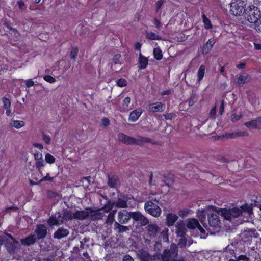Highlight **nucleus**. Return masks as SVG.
<instances>
[{
    "instance_id": "1",
    "label": "nucleus",
    "mask_w": 261,
    "mask_h": 261,
    "mask_svg": "<svg viewBox=\"0 0 261 261\" xmlns=\"http://www.w3.org/2000/svg\"><path fill=\"white\" fill-rule=\"evenodd\" d=\"M118 139L120 142L126 145H136L142 146L144 143H149L155 144V142L149 137L139 136L138 139L128 136L123 133H120L118 135Z\"/></svg>"
},
{
    "instance_id": "2",
    "label": "nucleus",
    "mask_w": 261,
    "mask_h": 261,
    "mask_svg": "<svg viewBox=\"0 0 261 261\" xmlns=\"http://www.w3.org/2000/svg\"><path fill=\"white\" fill-rule=\"evenodd\" d=\"M245 18L248 22L255 23L261 17V13L259 9L253 5L249 6L246 9L244 13Z\"/></svg>"
},
{
    "instance_id": "3",
    "label": "nucleus",
    "mask_w": 261,
    "mask_h": 261,
    "mask_svg": "<svg viewBox=\"0 0 261 261\" xmlns=\"http://www.w3.org/2000/svg\"><path fill=\"white\" fill-rule=\"evenodd\" d=\"M153 201L159 202L156 198H152L151 200L147 201L144 204V209L145 211L151 216L154 217H159L160 216L162 210L158 204L153 202Z\"/></svg>"
},
{
    "instance_id": "4",
    "label": "nucleus",
    "mask_w": 261,
    "mask_h": 261,
    "mask_svg": "<svg viewBox=\"0 0 261 261\" xmlns=\"http://www.w3.org/2000/svg\"><path fill=\"white\" fill-rule=\"evenodd\" d=\"M245 6L246 4L244 1L232 0L230 3V11L233 15L241 16L245 12Z\"/></svg>"
},
{
    "instance_id": "5",
    "label": "nucleus",
    "mask_w": 261,
    "mask_h": 261,
    "mask_svg": "<svg viewBox=\"0 0 261 261\" xmlns=\"http://www.w3.org/2000/svg\"><path fill=\"white\" fill-rule=\"evenodd\" d=\"M178 249L176 246L171 247L169 249H165L163 254L158 253L160 261H172L178 255Z\"/></svg>"
},
{
    "instance_id": "6",
    "label": "nucleus",
    "mask_w": 261,
    "mask_h": 261,
    "mask_svg": "<svg viewBox=\"0 0 261 261\" xmlns=\"http://www.w3.org/2000/svg\"><path fill=\"white\" fill-rule=\"evenodd\" d=\"M165 104L161 102H155L148 104L146 106L147 110L150 113H160L165 109Z\"/></svg>"
},
{
    "instance_id": "7",
    "label": "nucleus",
    "mask_w": 261,
    "mask_h": 261,
    "mask_svg": "<svg viewBox=\"0 0 261 261\" xmlns=\"http://www.w3.org/2000/svg\"><path fill=\"white\" fill-rule=\"evenodd\" d=\"M139 259L140 261H160L158 253L151 255L148 251L144 250L140 251Z\"/></svg>"
},
{
    "instance_id": "8",
    "label": "nucleus",
    "mask_w": 261,
    "mask_h": 261,
    "mask_svg": "<svg viewBox=\"0 0 261 261\" xmlns=\"http://www.w3.org/2000/svg\"><path fill=\"white\" fill-rule=\"evenodd\" d=\"M86 210L89 211V218L92 221L101 220L104 216V214L100 212L101 211V209L94 210L91 207H87Z\"/></svg>"
},
{
    "instance_id": "9",
    "label": "nucleus",
    "mask_w": 261,
    "mask_h": 261,
    "mask_svg": "<svg viewBox=\"0 0 261 261\" xmlns=\"http://www.w3.org/2000/svg\"><path fill=\"white\" fill-rule=\"evenodd\" d=\"M130 218L135 221H139L143 226L148 223V220L139 211L129 212Z\"/></svg>"
},
{
    "instance_id": "10",
    "label": "nucleus",
    "mask_w": 261,
    "mask_h": 261,
    "mask_svg": "<svg viewBox=\"0 0 261 261\" xmlns=\"http://www.w3.org/2000/svg\"><path fill=\"white\" fill-rule=\"evenodd\" d=\"M37 240L43 239L47 234V229L44 224H38L35 229Z\"/></svg>"
},
{
    "instance_id": "11",
    "label": "nucleus",
    "mask_w": 261,
    "mask_h": 261,
    "mask_svg": "<svg viewBox=\"0 0 261 261\" xmlns=\"http://www.w3.org/2000/svg\"><path fill=\"white\" fill-rule=\"evenodd\" d=\"M48 225L52 227L53 226H58L63 223V220H61V214L60 212H58V216L56 215H51L47 220Z\"/></svg>"
},
{
    "instance_id": "12",
    "label": "nucleus",
    "mask_w": 261,
    "mask_h": 261,
    "mask_svg": "<svg viewBox=\"0 0 261 261\" xmlns=\"http://www.w3.org/2000/svg\"><path fill=\"white\" fill-rule=\"evenodd\" d=\"M208 221L210 227L213 228L219 227L220 220L216 213H211L208 214Z\"/></svg>"
},
{
    "instance_id": "13",
    "label": "nucleus",
    "mask_w": 261,
    "mask_h": 261,
    "mask_svg": "<svg viewBox=\"0 0 261 261\" xmlns=\"http://www.w3.org/2000/svg\"><path fill=\"white\" fill-rule=\"evenodd\" d=\"M148 236L151 238H154L159 233L160 228L155 224H149L146 227Z\"/></svg>"
},
{
    "instance_id": "14",
    "label": "nucleus",
    "mask_w": 261,
    "mask_h": 261,
    "mask_svg": "<svg viewBox=\"0 0 261 261\" xmlns=\"http://www.w3.org/2000/svg\"><path fill=\"white\" fill-rule=\"evenodd\" d=\"M130 220L129 212L122 210L118 213V221L121 224H126Z\"/></svg>"
},
{
    "instance_id": "15",
    "label": "nucleus",
    "mask_w": 261,
    "mask_h": 261,
    "mask_svg": "<svg viewBox=\"0 0 261 261\" xmlns=\"http://www.w3.org/2000/svg\"><path fill=\"white\" fill-rule=\"evenodd\" d=\"M69 234V230L64 227H61L54 233L53 238L55 239L60 240L66 237Z\"/></svg>"
},
{
    "instance_id": "16",
    "label": "nucleus",
    "mask_w": 261,
    "mask_h": 261,
    "mask_svg": "<svg viewBox=\"0 0 261 261\" xmlns=\"http://www.w3.org/2000/svg\"><path fill=\"white\" fill-rule=\"evenodd\" d=\"M215 43L216 40L214 37L208 39V41L205 43L202 47V54L203 55L207 54L211 50Z\"/></svg>"
},
{
    "instance_id": "17",
    "label": "nucleus",
    "mask_w": 261,
    "mask_h": 261,
    "mask_svg": "<svg viewBox=\"0 0 261 261\" xmlns=\"http://www.w3.org/2000/svg\"><path fill=\"white\" fill-rule=\"evenodd\" d=\"M120 184L119 177L115 174L109 175L108 177V185L111 188H116Z\"/></svg>"
},
{
    "instance_id": "18",
    "label": "nucleus",
    "mask_w": 261,
    "mask_h": 261,
    "mask_svg": "<svg viewBox=\"0 0 261 261\" xmlns=\"http://www.w3.org/2000/svg\"><path fill=\"white\" fill-rule=\"evenodd\" d=\"M36 236L35 234H30L25 238L20 240L21 244L24 246H30L34 245L37 241Z\"/></svg>"
},
{
    "instance_id": "19",
    "label": "nucleus",
    "mask_w": 261,
    "mask_h": 261,
    "mask_svg": "<svg viewBox=\"0 0 261 261\" xmlns=\"http://www.w3.org/2000/svg\"><path fill=\"white\" fill-rule=\"evenodd\" d=\"M244 125L249 128L259 129L261 126V117H257L254 120L246 122Z\"/></svg>"
},
{
    "instance_id": "20",
    "label": "nucleus",
    "mask_w": 261,
    "mask_h": 261,
    "mask_svg": "<svg viewBox=\"0 0 261 261\" xmlns=\"http://www.w3.org/2000/svg\"><path fill=\"white\" fill-rule=\"evenodd\" d=\"M148 64V59L147 57L140 54L138 58V68L139 70L146 69Z\"/></svg>"
},
{
    "instance_id": "21",
    "label": "nucleus",
    "mask_w": 261,
    "mask_h": 261,
    "mask_svg": "<svg viewBox=\"0 0 261 261\" xmlns=\"http://www.w3.org/2000/svg\"><path fill=\"white\" fill-rule=\"evenodd\" d=\"M143 111L141 108L133 110L129 114L128 120L132 122H136L140 117Z\"/></svg>"
},
{
    "instance_id": "22",
    "label": "nucleus",
    "mask_w": 261,
    "mask_h": 261,
    "mask_svg": "<svg viewBox=\"0 0 261 261\" xmlns=\"http://www.w3.org/2000/svg\"><path fill=\"white\" fill-rule=\"evenodd\" d=\"M178 218V217L176 214L172 213H168L166 218V225L168 227L173 226L177 221Z\"/></svg>"
},
{
    "instance_id": "23",
    "label": "nucleus",
    "mask_w": 261,
    "mask_h": 261,
    "mask_svg": "<svg viewBox=\"0 0 261 261\" xmlns=\"http://www.w3.org/2000/svg\"><path fill=\"white\" fill-rule=\"evenodd\" d=\"M176 233L177 236L181 238L185 237L186 235V228L184 223L177 222L176 226Z\"/></svg>"
},
{
    "instance_id": "24",
    "label": "nucleus",
    "mask_w": 261,
    "mask_h": 261,
    "mask_svg": "<svg viewBox=\"0 0 261 261\" xmlns=\"http://www.w3.org/2000/svg\"><path fill=\"white\" fill-rule=\"evenodd\" d=\"M75 219L83 220L87 218H89V211L83 210V211H76L75 212Z\"/></svg>"
},
{
    "instance_id": "25",
    "label": "nucleus",
    "mask_w": 261,
    "mask_h": 261,
    "mask_svg": "<svg viewBox=\"0 0 261 261\" xmlns=\"http://www.w3.org/2000/svg\"><path fill=\"white\" fill-rule=\"evenodd\" d=\"M75 212L72 213L71 211L68 209L64 210L63 212V216H61V220L64 221H68L75 219Z\"/></svg>"
},
{
    "instance_id": "26",
    "label": "nucleus",
    "mask_w": 261,
    "mask_h": 261,
    "mask_svg": "<svg viewBox=\"0 0 261 261\" xmlns=\"http://www.w3.org/2000/svg\"><path fill=\"white\" fill-rule=\"evenodd\" d=\"M131 102V98L129 96L126 97L123 100L121 106V111L122 112H126L128 111L131 109L129 108V104Z\"/></svg>"
},
{
    "instance_id": "27",
    "label": "nucleus",
    "mask_w": 261,
    "mask_h": 261,
    "mask_svg": "<svg viewBox=\"0 0 261 261\" xmlns=\"http://www.w3.org/2000/svg\"><path fill=\"white\" fill-rule=\"evenodd\" d=\"M187 227L190 229H194L200 226V224L196 219H189L187 224Z\"/></svg>"
},
{
    "instance_id": "28",
    "label": "nucleus",
    "mask_w": 261,
    "mask_h": 261,
    "mask_svg": "<svg viewBox=\"0 0 261 261\" xmlns=\"http://www.w3.org/2000/svg\"><path fill=\"white\" fill-rule=\"evenodd\" d=\"M119 222H115L114 223V229L119 233L126 232L129 230L128 226L122 225Z\"/></svg>"
},
{
    "instance_id": "29",
    "label": "nucleus",
    "mask_w": 261,
    "mask_h": 261,
    "mask_svg": "<svg viewBox=\"0 0 261 261\" xmlns=\"http://www.w3.org/2000/svg\"><path fill=\"white\" fill-rule=\"evenodd\" d=\"M115 206L117 208H126L127 207V201L121 198H118L114 202Z\"/></svg>"
},
{
    "instance_id": "30",
    "label": "nucleus",
    "mask_w": 261,
    "mask_h": 261,
    "mask_svg": "<svg viewBox=\"0 0 261 261\" xmlns=\"http://www.w3.org/2000/svg\"><path fill=\"white\" fill-rule=\"evenodd\" d=\"M114 206H115L114 202H112L110 200H108L101 210L108 213L111 211Z\"/></svg>"
},
{
    "instance_id": "31",
    "label": "nucleus",
    "mask_w": 261,
    "mask_h": 261,
    "mask_svg": "<svg viewBox=\"0 0 261 261\" xmlns=\"http://www.w3.org/2000/svg\"><path fill=\"white\" fill-rule=\"evenodd\" d=\"M205 67L204 65H200L197 72V81L200 82L203 78L205 74Z\"/></svg>"
},
{
    "instance_id": "32",
    "label": "nucleus",
    "mask_w": 261,
    "mask_h": 261,
    "mask_svg": "<svg viewBox=\"0 0 261 261\" xmlns=\"http://www.w3.org/2000/svg\"><path fill=\"white\" fill-rule=\"evenodd\" d=\"M146 38L151 40H161L162 37L152 32H146Z\"/></svg>"
},
{
    "instance_id": "33",
    "label": "nucleus",
    "mask_w": 261,
    "mask_h": 261,
    "mask_svg": "<svg viewBox=\"0 0 261 261\" xmlns=\"http://www.w3.org/2000/svg\"><path fill=\"white\" fill-rule=\"evenodd\" d=\"M202 17L204 28L206 29H210L212 28V24L211 20L206 17L204 14H202Z\"/></svg>"
},
{
    "instance_id": "34",
    "label": "nucleus",
    "mask_w": 261,
    "mask_h": 261,
    "mask_svg": "<svg viewBox=\"0 0 261 261\" xmlns=\"http://www.w3.org/2000/svg\"><path fill=\"white\" fill-rule=\"evenodd\" d=\"M221 214L226 220H230L231 218V212L230 209H221Z\"/></svg>"
},
{
    "instance_id": "35",
    "label": "nucleus",
    "mask_w": 261,
    "mask_h": 261,
    "mask_svg": "<svg viewBox=\"0 0 261 261\" xmlns=\"http://www.w3.org/2000/svg\"><path fill=\"white\" fill-rule=\"evenodd\" d=\"M230 210L231 218H237L242 215V211L238 207H233Z\"/></svg>"
},
{
    "instance_id": "36",
    "label": "nucleus",
    "mask_w": 261,
    "mask_h": 261,
    "mask_svg": "<svg viewBox=\"0 0 261 261\" xmlns=\"http://www.w3.org/2000/svg\"><path fill=\"white\" fill-rule=\"evenodd\" d=\"M153 56L156 60H161L163 58V54L160 48H155L153 50Z\"/></svg>"
},
{
    "instance_id": "37",
    "label": "nucleus",
    "mask_w": 261,
    "mask_h": 261,
    "mask_svg": "<svg viewBox=\"0 0 261 261\" xmlns=\"http://www.w3.org/2000/svg\"><path fill=\"white\" fill-rule=\"evenodd\" d=\"M11 124L13 127L18 129L24 126L25 125V123L23 121L13 120L11 123Z\"/></svg>"
},
{
    "instance_id": "38",
    "label": "nucleus",
    "mask_w": 261,
    "mask_h": 261,
    "mask_svg": "<svg viewBox=\"0 0 261 261\" xmlns=\"http://www.w3.org/2000/svg\"><path fill=\"white\" fill-rule=\"evenodd\" d=\"M19 243L16 240V243L14 241H12L11 242H7V247L11 251H14L15 249H16L17 247V246L18 245Z\"/></svg>"
},
{
    "instance_id": "39",
    "label": "nucleus",
    "mask_w": 261,
    "mask_h": 261,
    "mask_svg": "<svg viewBox=\"0 0 261 261\" xmlns=\"http://www.w3.org/2000/svg\"><path fill=\"white\" fill-rule=\"evenodd\" d=\"M59 196V194L57 192L52 191L48 190L46 193V197L48 199H53Z\"/></svg>"
},
{
    "instance_id": "40",
    "label": "nucleus",
    "mask_w": 261,
    "mask_h": 261,
    "mask_svg": "<svg viewBox=\"0 0 261 261\" xmlns=\"http://www.w3.org/2000/svg\"><path fill=\"white\" fill-rule=\"evenodd\" d=\"M79 49L77 47H73L70 51V56L71 59H75L78 54Z\"/></svg>"
},
{
    "instance_id": "41",
    "label": "nucleus",
    "mask_w": 261,
    "mask_h": 261,
    "mask_svg": "<svg viewBox=\"0 0 261 261\" xmlns=\"http://www.w3.org/2000/svg\"><path fill=\"white\" fill-rule=\"evenodd\" d=\"M248 77V75H240L238 79V83L240 86H243L246 82Z\"/></svg>"
},
{
    "instance_id": "42",
    "label": "nucleus",
    "mask_w": 261,
    "mask_h": 261,
    "mask_svg": "<svg viewBox=\"0 0 261 261\" xmlns=\"http://www.w3.org/2000/svg\"><path fill=\"white\" fill-rule=\"evenodd\" d=\"M45 161L49 164H53L55 162V158L51 154L47 153L45 156Z\"/></svg>"
},
{
    "instance_id": "43",
    "label": "nucleus",
    "mask_w": 261,
    "mask_h": 261,
    "mask_svg": "<svg viewBox=\"0 0 261 261\" xmlns=\"http://www.w3.org/2000/svg\"><path fill=\"white\" fill-rule=\"evenodd\" d=\"M190 212V210L188 208L180 210L178 212V215L180 217L184 218L188 216Z\"/></svg>"
},
{
    "instance_id": "44",
    "label": "nucleus",
    "mask_w": 261,
    "mask_h": 261,
    "mask_svg": "<svg viewBox=\"0 0 261 261\" xmlns=\"http://www.w3.org/2000/svg\"><path fill=\"white\" fill-rule=\"evenodd\" d=\"M126 80L123 78L118 79L117 81V85L120 87H123L127 85Z\"/></svg>"
},
{
    "instance_id": "45",
    "label": "nucleus",
    "mask_w": 261,
    "mask_h": 261,
    "mask_svg": "<svg viewBox=\"0 0 261 261\" xmlns=\"http://www.w3.org/2000/svg\"><path fill=\"white\" fill-rule=\"evenodd\" d=\"M242 116L243 115L241 114L239 115H237V114H232L231 115L230 119L231 122L234 123L241 119Z\"/></svg>"
},
{
    "instance_id": "46",
    "label": "nucleus",
    "mask_w": 261,
    "mask_h": 261,
    "mask_svg": "<svg viewBox=\"0 0 261 261\" xmlns=\"http://www.w3.org/2000/svg\"><path fill=\"white\" fill-rule=\"evenodd\" d=\"M222 137L227 139H233L237 137L236 132L225 133Z\"/></svg>"
},
{
    "instance_id": "47",
    "label": "nucleus",
    "mask_w": 261,
    "mask_h": 261,
    "mask_svg": "<svg viewBox=\"0 0 261 261\" xmlns=\"http://www.w3.org/2000/svg\"><path fill=\"white\" fill-rule=\"evenodd\" d=\"M8 69V66L0 62V75L6 73Z\"/></svg>"
},
{
    "instance_id": "48",
    "label": "nucleus",
    "mask_w": 261,
    "mask_h": 261,
    "mask_svg": "<svg viewBox=\"0 0 261 261\" xmlns=\"http://www.w3.org/2000/svg\"><path fill=\"white\" fill-rule=\"evenodd\" d=\"M37 170H40V169L44 166V161L42 159L36 161L35 163Z\"/></svg>"
},
{
    "instance_id": "49",
    "label": "nucleus",
    "mask_w": 261,
    "mask_h": 261,
    "mask_svg": "<svg viewBox=\"0 0 261 261\" xmlns=\"http://www.w3.org/2000/svg\"><path fill=\"white\" fill-rule=\"evenodd\" d=\"M175 114L173 113H167L166 114L163 115V117H164L165 120H172V119L176 117Z\"/></svg>"
},
{
    "instance_id": "50",
    "label": "nucleus",
    "mask_w": 261,
    "mask_h": 261,
    "mask_svg": "<svg viewBox=\"0 0 261 261\" xmlns=\"http://www.w3.org/2000/svg\"><path fill=\"white\" fill-rule=\"evenodd\" d=\"M43 79L49 83H54L56 81V79L49 75H46L43 76Z\"/></svg>"
},
{
    "instance_id": "51",
    "label": "nucleus",
    "mask_w": 261,
    "mask_h": 261,
    "mask_svg": "<svg viewBox=\"0 0 261 261\" xmlns=\"http://www.w3.org/2000/svg\"><path fill=\"white\" fill-rule=\"evenodd\" d=\"M236 261L243 260V261H250V258L246 255H240L236 257Z\"/></svg>"
},
{
    "instance_id": "52",
    "label": "nucleus",
    "mask_w": 261,
    "mask_h": 261,
    "mask_svg": "<svg viewBox=\"0 0 261 261\" xmlns=\"http://www.w3.org/2000/svg\"><path fill=\"white\" fill-rule=\"evenodd\" d=\"M42 139L45 142V143L46 144H50V141H51V138L49 135H46L44 133H43Z\"/></svg>"
},
{
    "instance_id": "53",
    "label": "nucleus",
    "mask_w": 261,
    "mask_h": 261,
    "mask_svg": "<svg viewBox=\"0 0 261 261\" xmlns=\"http://www.w3.org/2000/svg\"><path fill=\"white\" fill-rule=\"evenodd\" d=\"M216 112H217V107L216 105H215L214 107L212 108L211 109L210 112V116L211 117L215 119L216 118Z\"/></svg>"
},
{
    "instance_id": "54",
    "label": "nucleus",
    "mask_w": 261,
    "mask_h": 261,
    "mask_svg": "<svg viewBox=\"0 0 261 261\" xmlns=\"http://www.w3.org/2000/svg\"><path fill=\"white\" fill-rule=\"evenodd\" d=\"M164 3V0H159L155 4V10L156 12H158L159 10L161 9L163 4Z\"/></svg>"
},
{
    "instance_id": "55",
    "label": "nucleus",
    "mask_w": 261,
    "mask_h": 261,
    "mask_svg": "<svg viewBox=\"0 0 261 261\" xmlns=\"http://www.w3.org/2000/svg\"><path fill=\"white\" fill-rule=\"evenodd\" d=\"M224 107H225V104H224V99H222L221 100V105L219 108V113L220 115H222L224 111Z\"/></svg>"
},
{
    "instance_id": "56",
    "label": "nucleus",
    "mask_w": 261,
    "mask_h": 261,
    "mask_svg": "<svg viewBox=\"0 0 261 261\" xmlns=\"http://www.w3.org/2000/svg\"><path fill=\"white\" fill-rule=\"evenodd\" d=\"M54 179V177H50L49 176V173H47L46 175L45 176L43 177L41 179L40 181H49V182H52V181H53Z\"/></svg>"
},
{
    "instance_id": "57",
    "label": "nucleus",
    "mask_w": 261,
    "mask_h": 261,
    "mask_svg": "<svg viewBox=\"0 0 261 261\" xmlns=\"http://www.w3.org/2000/svg\"><path fill=\"white\" fill-rule=\"evenodd\" d=\"M34 159L36 161L42 159V153L39 152L38 151H36L34 154Z\"/></svg>"
},
{
    "instance_id": "58",
    "label": "nucleus",
    "mask_w": 261,
    "mask_h": 261,
    "mask_svg": "<svg viewBox=\"0 0 261 261\" xmlns=\"http://www.w3.org/2000/svg\"><path fill=\"white\" fill-rule=\"evenodd\" d=\"M3 102H4V107L5 108V109L10 107L11 103L8 98L4 97L3 98Z\"/></svg>"
},
{
    "instance_id": "59",
    "label": "nucleus",
    "mask_w": 261,
    "mask_h": 261,
    "mask_svg": "<svg viewBox=\"0 0 261 261\" xmlns=\"http://www.w3.org/2000/svg\"><path fill=\"white\" fill-rule=\"evenodd\" d=\"M154 24L155 25V27L158 29V30H160L162 27V23L160 20L155 18L154 19Z\"/></svg>"
},
{
    "instance_id": "60",
    "label": "nucleus",
    "mask_w": 261,
    "mask_h": 261,
    "mask_svg": "<svg viewBox=\"0 0 261 261\" xmlns=\"http://www.w3.org/2000/svg\"><path fill=\"white\" fill-rule=\"evenodd\" d=\"M34 85V82L32 79H30L25 81V86L28 88H30Z\"/></svg>"
},
{
    "instance_id": "61",
    "label": "nucleus",
    "mask_w": 261,
    "mask_h": 261,
    "mask_svg": "<svg viewBox=\"0 0 261 261\" xmlns=\"http://www.w3.org/2000/svg\"><path fill=\"white\" fill-rule=\"evenodd\" d=\"M237 137H242V136H248L249 133L246 131L237 132H236Z\"/></svg>"
},
{
    "instance_id": "62",
    "label": "nucleus",
    "mask_w": 261,
    "mask_h": 261,
    "mask_svg": "<svg viewBox=\"0 0 261 261\" xmlns=\"http://www.w3.org/2000/svg\"><path fill=\"white\" fill-rule=\"evenodd\" d=\"M245 212H249L250 211H251V208L248 205V204H244L241 206V209Z\"/></svg>"
},
{
    "instance_id": "63",
    "label": "nucleus",
    "mask_w": 261,
    "mask_h": 261,
    "mask_svg": "<svg viewBox=\"0 0 261 261\" xmlns=\"http://www.w3.org/2000/svg\"><path fill=\"white\" fill-rule=\"evenodd\" d=\"M246 67L245 62H240L236 65V67L239 69H243Z\"/></svg>"
},
{
    "instance_id": "64",
    "label": "nucleus",
    "mask_w": 261,
    "mask_h": 261,
    "mask_svg": "<svg viewBox=\"0 0 261 261\" xmlns=\"http://www.w3.org/2000/svg\"><path fill=\"white\" fill-rule=\"evenodd\" d=\"M122 261H134L133 257L128 254L125 255L123 258Z\"/></svg>"
}]
</instances>
